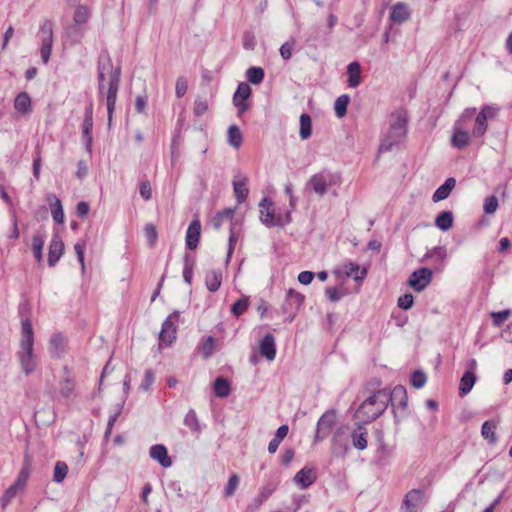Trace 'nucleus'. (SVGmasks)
<instances>
[{"label":"nucleus","instance_id":"obj_39","mask_svg":"<svg viewBox=\"0 0 512 512\" xmlns=\"http://www.w3.org/2000/svg\"><path fill=\"white\" fill-rule=\"evenodd\" d=\"M31 473V467L28 461H25L23 467L21 468L17 479L15 481V485L19 487L21 490H25L26 484L28 482L29 476Z\"/></svg>","mask_w":512,"mask_h":512},{"label":"nucleus","instance_id":"obj_5","mask_svg":"<svg viewBox=\"0 0 512 512\" xmlns=\"http://www.w3.org/2000/svg\"><path fill=\"white\" fill-rule=\"evenodd\" d=\"M91 16V9L87 5H78L73 13L74 24L69 26L66 31L67 37L71 42H79L84 35L83 25L88 21Z\"/></svg>","mask_w":512,"mask_h":512},{"label":"nucleus","instance_id":"obj_23","mask_svg":"<svg viewBox=\"0 0 512 512\" xmlns=\"http://www.w3.org/2000/svg\"><path fill=\"white\" fill-rule=\"evenodd\" d=\"M304 296L292 289L287 292L286 302L284 304L285 312H293L295 313L303 304Z\"/></svg>","mask_w":512,"mask_h":512},{"label":"nucleus","instance_id":"obj_55","mask_svg":"<svg viewBox=\"0 0 512 512\" xmlns=\"http://www.w3.org/2000/svg\"><path fill=\"white\" fill-rule=\"evenodd\" d=\"M497 208H498V199L495 195H491L485 199L483 209L486 214L495 213Z\"/></svg>","mask_w":512,"mask_h":512},{"label":"nucleus","instance_id":"obj_40","mask_svg":"<svg viewBox=\"0 0 512 512\" xmlns=\"http://www.w3.org/2000/svg\"><path fill=\"white\" fill-rule=\"evenodd\" d=\"M360 267L353 262H349L343 266V272L347 277L353 276L355 280H362L366 276V269H363L360 274H358Z\"/></svg>","mask_w":512,"mask_h":512},{"label":"nucleus","instance_id":"obj_17","mask_svg":"<svg viewBox=\"0 0 512 512\" xmlns=\"http://www.w3.org/2000/svg\"><path fill=\"white\" fill-rule=\"evenodd\" d=\"M260 220L267 227L275 225V211L273 202L269 198H263L259 204Z\"/></svg>","mask_w":512,"mask_h":512},{"label":"nucleus","instance_id":"obj_61","mask_svg":"<svg viewBox=\"0 0 512 512\" xmlns=\"http://www.w3.org/2000/svg\"><path fill=\"white\" fill-rule=\"evenodd\" d=\"M193 110H194V114L196 116L203 115L208 110V103H207V101L205 99L198 98L195 101L194 109Z\"/></svg>","mask_w":512,"mask_h":512},{"label":"nucleus","instance_id":"obj_42","mask_svg":"<svg viewBox=\"0 0 512 512\" xmlns=\"http://www.w3.org/2000/svg\"><path fill=\"white\" fill-rule=\"evenodd\" d=\"M495 429V423H493L492 421H485L481 428V434L483 438L489 440L490 443H495L497 440Z\"/></svg>","mask_w":512,"mask_h":512},{"label":"nucleus","instance_id":"obj_33","mask_svg":"<svg viewBox=\"0 0 512 512\" xmlns=\"http://www.w3.org/2000/svg\"><path fill=\"white\" fill-rule=\"evenodd\" d=\"M207 289L211 292H216L222 283V274L221 272H217L212 270L206 274L205 278Z\"/></svg>","mask_w":512,"mask_h":512},{"label":"nucleus","instance_id":"obj_62","mask_svg":"<svg viewBox=\"0 0 512 512\" xmlns=\"http://www.w3.org/2000/svg\"><path fill=\"white\" fill-rule=\"evenodd\" d=\"M154 380H155V375L152 372V370H146L145 375H144V380L140 385V389H142L143 391H148L150 389L151 385L153 384Z\"/></svg>","mask_w":512,"mask_h":512},{"label":"nucleus","instance_id":"obj_53","mask_svg":"<svg viewBox=\"0 0 512 512\" xmlns=\"http://www.w3.org/2000/svg\"><path fill=\"white\" fill-rule=\"evenodd\" d=\"M214 348H215V340L213 337L209 336L201 344L200 351L204 358H209L213 354Z\"/></svg>","mask_w":512,"mask_h":512},{"label":"nucleus","instance_id":"obj_24","mask_svg":"<svg viewBox=\"0 0 512 512\" xmlns=\"http://www.w3.org/2000/svg\"><path fill=\"white\" fill-rule=\"evenodd\" d=\"M47 203L50 207L52 217L55 222L62 223L64 214L61 200L54 194L47 195Z\"/></svg>","mask_w":512,"mask_h":512},{"label":"nucleus","instance_id":"obj_27","mask_svg":"<svg viewBox=\"0 0 512 512\" xmlns=\"http://www.w3.org/2000/svg\"><path fill=\"white\" fill-rule=\"evenodd\" d=\"M456 185V180L452 177L446 179L444 184H442L440 187L437 188V190L434 192L432 199L434 202H439L444 199H446L453 188Z\"/></svg>","mask_w":512,"mask_h":512},{"label":"nucleus","instance_id":"obj_15","mask_svg":"<svg viewBox=\"0 0 512 512\" xmlns=\"http://www.w3.org/2000/svg\"><path fill=\"white\" fill-rule=\"evenodd\" d=\"M251 94V88L247 83H240L233 96V103L238 108L239 115L243 114L248 109L246 100Z\"/></svg>","mask_w":512,"mask_h":512},{"label":"nucleus","instance_id":"obj_13","mask_svg":"<svg viewBox=\"0 0 512 512\" xmlns=\"http://www.w3.org/2000/svg\"><path fill=\"white\" fill-rule=\"evenodd\" d=\"M381 393L386 395L388 400V405L391 404L393 407H401L405 408L408 402L407 390L402 385H397L393 388V390H389L387 388L380 389Z\"/></svg>","mask_w":512,"mask_h":512},{"label":"nucleus","instance_id":"obj_3","mask_svg":"<svg viewBox=\"0 0 512 512\" xmlns=\"http://www.w3.org/2000/svg\"><path fill=\"white\" fill-rule=\"evenodd\" d=\"M388 400L381 390L368 396L357 408L354 418L361 424H368L379 418L387 409Z\"/></svg>","mask_w":512,"mask_h":512},{"label":"nucleus","instance_id":"obj_58","mask_svg":"<svg viewBox=\"0 0 512 512\" xmlns=\"http://www.w3.org/2000/svg\"><path fill=\"white\" fill-rule=\"evenodd\" d=\"M188 90V83L185 77H178L176 81L175 93L178 98L183 97Z\"/></svg>","mask_w":512,"mask_h":512},{"label":"nucleus","instance_id":"obj_41","mask_svg":"<svg viewBox=\"0 0 512 512\" xmlns=\"http://www.w3.org/2000/svg\"><path fill=\"white\" fill-rule=\"evenodd\" d=\"M350 97L347 94L339 96L334 104L335 113L339 118H342L347 113V106L349 104Z\"/></svg>","mask_w":512,"mask_h":512},{"label":"nucleus","instance_id":"obj_31","mask_svg":"<svg viewBox=\"0 0 512 512\" xmlns=\"http://www.w3.org/2000/svg\"><path fill=\"white\" fill-rule=\"evenodd\" d=\"M248 178L243 176L241 179L233 181V188L238 203L246 200L249 190L247 188Z\"/></svg>","mask_w":512,"mask_h":512},{"label":"nucleus","instance_id":"obj_20","mask_svg":"<svg viewBox=\"0 0 512 512\" xmlns=\"http://www.w3.org/2000/svg\"><path fill=\"white\" fill-rule=\"evenodd\" d=\"M411 16V11L403 2H398L392 7V11L390 13V20L394 23L401 24L409 20Z\"/></svg>","mask_w":512,"mask_h":512},{"label":"nucleus","instance_id":"obj_60","mask_svg":"<svg viewBox=\"0 0 512 512\" xmlns=\"http://www.w3.org/2000/svg\"><path fill=\"white\" fill-rule=\"evenodd\" d=\"M414 297L412 294L407 293L399 297L398 306L404 310H408L413 306Z\"/></svg>","mask_w":512,"mask_h":512},{"label":"nucleus","instance_id":"obj_7","mask_svg":"<svg viewBox=\"0 0 512 512\" xmlns=\"http://www.w3.org/2000/svg\"><path fill=\"white\" fill-rule=\"evenodd\" d=\"M475 111V108L466 109L455 124L451 142L459 149L466 147L470 142V134L463 129V123L471 119Z\"/></svg>","mask_w":512,"mask_h":512},{"label":"nucleus","instance_id":"obj_47","mask_svg":"<svg viewBox=\"0 0 512 512\" xmlns=\"http://www.w3.org/2000/svg\"><path fill=\"white\" fill-rule=\"evenodd\" d=\"M144 235L147 239L148 245L150 247H154L158 239V232L156 226L152 223L146 224L144 226Z\"/></svg>","mask_w":512,"mask_h":512},{"label":"nucleus","instance_id":"obj_25","mask_svg":"<svg viewBox=\"0 0 512 512\" xmlns=\"http://www.w3.org/2000/svg\"><path fill=\"white\" fill-rule=\"evenodd\" d=\"M260 353L269 361L275 359L276 347L274 337L271 334L265 335L264 338L262 339L260 344Z\"/></svg>","mask_w":512,"mask_h":512},{"label":"nucleus","instance_id":"obj_38","mask_svg":"<svg viewBox=\"0 0 512 512\" xmlns=\"http://www.w3.org/2000/svg\"><path fill=\"white\" fill-rule=\"evenodd\" d=\"M312 134V120L311 117L303 113L300 116V131L299 135L302 140L308 139Z\"/></svg>","mask_w":512,"mask_h":512},{"label":"nucleus","instance_id":"obj_32","mask_svg":"<svg viewBox=\"0 0 512 512\" xmlns=\"http://www.w3.org/2000/svg\"><path fill=\"white\" fill-rule=\"evenodd\" d=\"M229 381L224 377H217L214 382V393L217 397L225 398L230 394Z\"/></svg>","mask_w":512,"mask_h":512},{"label":"nucleus","instance_id":"obj_8","mask_svg":"<svg viewBox=\"0 0 512 512\" xmlns=\"http://www.w3.org/2000/svg\"><path fill=\"white\" fill-rule=\"evenodd\" d=\"M427 502L423 489H411L401 502L400 512H420Z\"/></svg>","mask_w":512,"mask_h":512},{"label":"nucleus","instance_id":"obj_10","mask_svg":"<svg viewBox=\"0 0 512 512\" xmlns=\"http://www.w3.org/2000/svg\"><path fill=\"white\" fill-rule=\"evenodd\" d=\"M432 271L427 267L415 270L409 277V285L418 292L423 291L432 280Z\"/></svg>","mask_w":512,"mask_h":512},{"label":"nucleus","instance_id":"obj_57","mask_svg":"<svg viewBox=\"0 0 512 512\" xmlns=\"http://www.w3.org/2000/svg\"><path fill=\"white\" fill-rule=\"evenodd\" d=\"M294 45H295L294 39L282 44V46L280 47V55L284 60H288L292 57Z\"/></svg>","mask_w":512,"mask_h":512},{"label":"nucleus","instance_id":"obj_54","mask_svg":"<svg viewBox=\"0 0 512 512\" xmlns=\"http://www.w3.org/2000/svg\"><path fill=\"white\" fill-rule=\"evenodd\" d=\"M426 381V374L421 370H416L411 376V385L416 389L422 388Z\"/></svg>","mask_w":512,"mask_h":512},{"label":"nucleus","instance_id":"obj_11","mask_svg":"<svg viewBox=\"0 0 512 512\" xmlns=\"http://www.w3.org/2000/svg\"><path fill=\"white\" fill-rule=\"evenodd\" d=\"M336 423V412L334 410L326 411L318 420L315 440L319 441L326 438Z\"/></svg>","mask_w":512,"mask_h":512},{"label":"nucleus","instance_id":"obj_46","mask_svg":"<svg viewBox=\"0 0 512 512\" xmlns=\"http://www.w3.org/2000/svg\"><path fill=\"white\" fill-rule=\"evenodd\" d=\"M36 423L48 424L54 420V413L50 408L41 409L35 412Z\"/></svg>","mask_w":512,"mask_h":512},{"label":"nucleus","instance_id":"obj_1","mask_svg":"<svg viewBox=\"0 0 512 512\" xmlns=\"http://www.w3.org/2000/svg\"><path fill=\"white\" fill-rule=\"evenodd\" d=\"M121 69L114 67L109 56L100 57L98 62V89L103 93L106 86V106L108 113V125H111L117 94L120 85Z\"/></svg>","mask_w":512,"mask_h":512},{"label":"nucleus","instance_id":"obj_12","mask_svg":"<svg viewBox=\"0 0 512 512\" xmlns=\"http://www.w3.org/2000/svg\"><path fill=\"white\" fill-rule=\"evenodd\" d=\"M495 117V110L491 106H484L475 119V124L472 130L474 137H482L488 127V119Z\"/></svg>","mask_w":512,"mask_h":512},{"label":"nucleus","instance_id":"obj_37","mask_svg":"<svg viewBox=\"0 0 512 512\" xmlns=\"http://www.w3.org/2000/svg\"><path fill=\"white\" fill-rule=\"evenodd\" d=\"M227 138H228V143L235 149H238L241 146L242 141H243L242 133H241L239 127L236 125H231L228 128Z\"/></svg>","mask_w":512,"mask_h":512},{"label":"nucleus","instance_id":"obj_18","mask_svg":"<svg viewBox=\"0 0 512 512\" xmlns=\"http://www.w3.org/2000/svg\"><path fill=\"white\" fill-rule=\"evenodd\" d=\"M316 472L312 468L304 467L294 476V482L301 489H306L316 481Z\"/></svg>","mask_w":512,"mask_h":512},{"label":"nucleus","instance_id":"obj_50","mask_svg":"<svg viewBox=\"0 0 512 512\" xmlns=\"http://www.w3.org/2000/svg\"><path fill=\"white\" fill-rule=\"evenodd\" d=\"M184 423L187 427H189L192 431L199 433L200 432V425L197 418L196 413L193 410H190L184 419Z\"/></svg>","mask_w":512,"mask_h":512},{"label":"nucleus","instance_id":"obj_2","mask_svg":"<svg viewBox=\"0 0 512 512\" xmlns=\"http://www.w3.org/2000/svg\"><path fill=\"white\" fill-rule=\"evenodd\" d=\"M17 357L22 371L32 374L37 368V356L34 353V332L31 321L26 318L21 322V338Z\"/></svg>","mask_w":512,"mask_h":512},{"label":"nucleus","instance_id":"obj_56","mask_svg":"<svg viewBox=\"0 0 512 512\" xmlns=\"http://www.w3.org/2000/svg\"><path fill=\"white\" fill-rule=\"evenodd\" d=\"M238 237H239V234H238V232L235 231L234 224H231L229 243H228V252H227V262L229 261V259L231 258L232 254H233L234 247L238 240Z\"/></svg>","mask_w":512,"mask_h":512},{"label":"nucleus","instance_id":"obj_44","mask_svg":"<svg viewBox=\"0 0 512 512\" xmlns=\"http://www.w3.org/2000/svg\"><path fill=\"white\" fill-rule=\"evenodd\" d=\"M249 307V298L246 296H243L242 298L238 299L236 302L233 303L231 306V313L239 317L242 315L247 308Z\"/></svg>","mask_w":512,"mask_h":512},{"label":"nucleus","instance_id":"obj_36","mask_svg":"<svg viewBox=\"0 0 512 512\" xmlns=\"http://www.w3.org/2000/svg\"><path fill=\"white\" fill-rule=\"evenodd\" d=\"M435 225L442 231L449 230L453 225V214L450 211L441 212L435 220Z\"/></svg>","mask_w":512,"mask_h":512},{"label":"nucleus","instance_id":"obj_29","mask_svg":"<svg viewBox=\"0 0 512 512\" xmlns=\"http://www.w3.org/2000/svg\"><path fill=\"white\" fill-rule=\"evenodd\" d=\"M476 379V374L473 371H466L460 380L459 394L461 396L468 394L472 390Z\"/></svg>","mask_w":512,"mask_h":512},{"label":"nucleus","instance_id":"obj_26","mask_svg":"<svg viewBox=\"0 0 512 512\" xmlns=\"http://www.w3.org/2000/svg\"><path fill=\"white\" fill-rule=\"evenodd\" d=\"M352 444L358 450L367 448V430L363 425H358L351 434Z\"/></svg>","mask_w":512,"mask_h":512},{"label":"nucleus","instance_id":"obj_28","mask_svg":"<svg viewBox=\"0 0 512 512\" xmlns=\"http://www.w3.org/2000/svg\"><path fill=\"white\" fill-rule=\"evenodd\" d=\"M64 351V338L61 333L54 334L49 341V352L52 357L60 359Z\"/></svg>","mask_w":512,"mask_h":512},{"label":"nucleus","instance_id":"obj_51","mask_svg":"<svg viewBox=\"0 0 512 512\" xmlns=\"http://www.w3.org/2000/svg\"><path fill=\"white\" fill-rule=\"evenodd\" d=\"M20 492H23V490H21L15 484H12L11 486H9L6 489L3 497L1 498L2 507H6L8 505V503Z\"/></svg>","mask_w":512,"mask_h":512},{"label":"nucleus","instance_id":"obj_35","mask_svg":"<svg viewBox=\"0 0 512 512\" xmlns=\"http://www.w3.org/2000/svg\"><path fill=\"white\" fill-rule=\"evenodd\" d=\"M349 450V446L347 443L341 442L334 437L332 439V447H331V456L336 459L345 458L347 452Z\"/></svg>","mask_w":512,"mask_h":512},{"label":"nucleus","instance_id":"obj_64","mask_svg":"<svg viewBox=\"0 0 512 512\" xmlns=\"http://www.w3.org/2000/svg\"><path fill=\"white\" fill-rule=\"evenodd\" d=\"M53 480L60 483L64 480V462L58 461L54 468Z\"/></svg>","mask_w":512,"mask_h":512},{"label":"nucleus","instance_id":"obj_6","mask_svg":"<svg viewBox=\"0 0 512 512\" xmlns=\"http://www.w3.org/2000/svg\"><path fill=\"white\" fill-rule=\"evenodd\" d=\"M338 183V178L328 172H319L312 175L306 183V189L318 196H324L329 188Z\"/></svg>","mask_w":512,"mask_h":512},{"label":"nucleus","instance_id":"obj_34","mask_svg":"<svg viewBox=\"0 0 512 512\" xmlns=\"http://www.w3.org/2000/svg\"><path fill=\"white\" fill-rule=\"evenodd\" d=\"M14 107L18 112L23 114L28 113L31 110V99L26 92H22L17 95L14 101Z\"/></svg>","mask_w":512,"mask_h":512},{"label":"nucleus","instance_id":"obj_63","mask_svg":"<svg viewBox=\"0 0 512 512\" xmlns=\"http://www.w3.org/2000/svg\"><path fill=\"white\" fill-rule=\"evenodd\" d=\"M140 195L146 201L151 199L152 188L149 181H142L140 183Z\"/></svg>","mask_w":512,"mask_h":512},{"label":"nucleus","instance_id":"obj_43","mask_svg":"<svg viewBox=\"0 0 512 512\" xmlns=\"http://www.w3.org/2000/svg\"><path fill=\"white\" fill-rule=\"evenodd\" d=\"M264 75V70L261 67H250L246 72L248 81L254 85L260 84Z\"/></svg>","mask_w":512,"mask_h":512},{"label":"nucleus","instance_id":"obj_22","mask_svg":"<svg viewBox=\"0 0 512 512\" xmlns=\"http://www.w3.org/2000/svg\"><path fill=\"white\" fill-rule=\"evenodd\" d=\"M150 456L158 461L161 466L168 468L172 465V461L168 456L167 449L164 445L157 444L150 448Z\"/></svg>","mask_w":512,"mask_h":512},{"label":"nucleus","instance_id":"obj_16","mask_svg":"<svg viewBox=\"0 0 512 512\" xmlns=\"http://www.w3.org/2000/svg\"><path fill=\"white\" fill-rule=\"evenodd\" d=\"M93 107L92 104L85 109V118L82 124V137L88 152H91L92 146V127H93Z\"/></svg>","mask_w":512,"mask_h":512},{"label":"nucleus","instance_id":"obj_45","mask_svg":"<svg viewBox=\"0 0 512 512\" xmlns=\"http://www.w3.org/2000/svg\"><path fill=\"white\" fill-rule=\"evenodd\" d=\"M233 213L234 211L232 209H225L221 212H218L216 216L213 218L214 227L216 229H219L224 221H229L232 223Z\"/></svg>","mask_w":512,"mask_h":512},{"label":"nucleus","instance_id":"obj_52","mask_svg":"<svg viewBox=\"0 0 512 512\" xmlns=\"http://www.w3.org/2000/svg\"><path fill=\"white\" fill-rule=\"evenodd\" d=\"M44 241L39 235H35L32 238V250L34 257L38 262L42 260V249H43Z\"/></svg>","mask_w":512,"mask_h":512},{"label":"nucleus","instance_id":"obj_4","mask_svg":"<svg viewBox=\"0 0 512 512\" xmlns=\"http://www.w3.org/2000/svg\"><path fill=\"white\" fill-rule=\"evenodd\" d=\"M407 134V116L403 111H396L391 114L390 127L382 140L379 151H390L395 145L400 144Z\"/></svg>","mask_w":512,"mask_h":512},{"label":"nucleus","instance_id":"obj_49","mask_svg":"<svg viewBox=\"0 0 512 512\" xmlns=\"http://www.w3.org/2000/svg\"><path fill=\"white\" fill-rule=\"evenodd\" d=\"M240 478L237 474H232L227 482V485L224 489V496L226 498L232 497L239 485Z\"/></svg>","mask_w":512,"mask_h":512},{"label":"nucleus","instance_id":"obj_59","mask_svg":"<svg viewBox=\"0 0 512 512\" xmlns=\"http://www.w3.org/2000/svg\"><path fill=\"white\" fill-rule=\"evenodd\" d=\"M193 277V262L188 259V257H185V264L183 269V278L184 281L188 284H191Z\"/></svg>","mask_w":512,"mask_h":512},{"label":"nucleus","instance_id":"obj_9","mask_svg":"<svg viewBox=\"0 0 512 512\" xmlns=\"http://www.w3.org/2000/svg\"><path fill=\"white\" fill-rule=\"evenodd\" d=\"M41 59L46 64L49 61L51 55V47L53 42V32H52V23L50 21H44L41 29Z\"/></svg>","mask_w":512,"mask_h":512},{"label":"nucleus","instance_id":"obj_21","mask_svg":"<svg viewBox=\"0 0 512 512\" xmlns=\"http://www.w3.org/2000/svg\"><path fill=\"white\" fill-rule=\"evenodd\" d=\"M201 232V224L199 220H193L186 232V245L190 250L197 248Z\"/></svg>","mask_w":512,"mask_h":512},{"label":"nucleus","instance_id":"obj_48","mask_svg":"<svg viewBox=\"0 0 512 512\" xmlns=\"http://www.w3.org/2000/svg\"><path fill=\"white\" fill-rule=\"evenodd\" d=\"M512 315L511 309H505L499 312H491L493 324L496 327H500L503 323Z\"/></svg>","mask_w":512,"mask_h":512},{"label":"nucleus","instance_id":"obj_14","mask_svg":"<svg viewBox=\"0 0 512 512\" xmlns=\"http://www.w3.org/2000/svg\"><path fill=\"white\" fill-rule=\"evenodd\" d=\"M178 313L174 312L162 324V329L159 333V339L162 344L170 345L176 338L175 321L178 319Z\"/></svg>","mask_w":512,"mask_h":512},{"label":"nucleus","instance_id":"obj_19","mask_svg":"<svg viewBox=\"0 0 512 512\" xmlns=\"http://www.w3.org/2000/svg\"><path fill=\"white\" fill-rule=\"evenodd\" d=\"M64 251V243L59 235H55L52 239L48 253V264L54 266L62 256Z\"/></svg>","mask_w":512,"mask_h":512},{"label":"nucleus","instance_id":"obj_30","mask_svg":"<svg viewBox=\"0 0 512 512\" xmlns=\"http://www.w3.org/2000/svg\"><path fill=\"white\" fill-rule=\"evenodd\" d=\"M348 86L355 88L361 82V67L358 62H351L347 67Z\"/></svg>","mask_w":512,"mask_h":512}]
</instances>
